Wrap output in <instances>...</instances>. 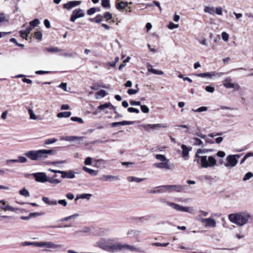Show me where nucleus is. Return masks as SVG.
Listing matches in <instances>:
<instances>
[{
	"mask_svg": "<svg viewBox=\"0 0 253 253\" xmlns=\"http://www.w3.org/2000/svg\"><path fill=\"white\" fill-rule=\"evenodd\" d=\"M128 3L131 4L132 2L128 3L126 1H121L120 3H116V7L118 10H124L128 6Z\"/></svg>",
	"mask_w": 253,
	"mask_h": 253,
	"instance_id": "obj_23",
	"label": "nucleus"
},
{
	"mask_svg": "<svg viewBox=\"0 0 253 253\" xmlns=\"http://www.w3.org/2000/svg\"><path fill=\"white\" fill-rule=\"evenodd\" d=\"M253 176V174L251 172H247L244 176L243 180V181H247L250 178H251Z\"/></svg>",
	"mask_w": 253,
	"mask_h": 253,
	"instance_id": "obj_47",
	"label": "nucleus"
},
{
	"mask_svg": "<svg viewBox=\"0 0 253 253\" xmlns=\"http://www.w3.org/2000/svg\"><path fill=\"white\" fill-rule=\"evenodd\" d=\"M46 50L48 52H58L63 51L62 49L57 47H52L46 48Z\"/></svg>",
	"mask_w": 253,
	"mask_h": 253,
	"instance_id": "obj_30",
	"label": "nucleus"
},
{
	"mask_svg": "<svg viewBox=\"0 0 253 253\" xmlns=\"http://www.w3.org/2000/svg\"><path fill=\"white\" fill-rule=\"evenodd\" d=\"M71 120L73 121V122H77L80 124H83L84 123V121L81 118H79V117H72L71 118Z\"/></svg>",
	"mask_w": 253,
	"mask_h": 253,
	"instance_id": "obj_44",
	"label": "nucleus"
},
{
	"mask_svg": "<svg viewBox=\"0 0 253 253\" xmlns=\"http://www.w3.org/2000/svg\"><path fill=\"white\" fill-rule=\"evenodd\" d=\"M132 121H123L119 122H114L111 124L112 127H116L118 126H125V125H130L133 124Z\"/></svg>",
	"mask_w": 253,
	"mask_h": 253,
	"instance_id": "obj_22",
	"label": "nucleus"
},
{
	"mask_svg": "<svg viewBox=\"0 0 253 253\" xmlns=\"http://www.w3.org/2000/svg\"><path fill=\"white\" fill-rule=\"evenodd\" d=\"M96 11V8L92 7L87 10V14L89 15H92Z\"/></svg>",
	"mask_w": 253,
	"mask_h": 253,
	"instance_id": "obj_57",
	"label": "nucleus"
},
{
	"mask_svg": "<svg viewBox=\"0 0 253 253\" xmlns=\"http://www.w3.org/2000/svg\"><path fill=\"white\" fill-rule=\"evenodd\" d=\"M80 1H70L63 4V8L68 10H71L72 8L79 5L81 4Z\"/></svg>",
	"mask_w": 253,
	"mask_h": 253,
	"instance_id": "obj_16",
	"label": "nucleus"
},
{
	"mask_svg": "<svg viewBox=\"0 0 253 253\" xmlns=\"http://www.w3.org/2000/svg\"><path fill=\"white\" fill-rule=\"evenodd\" d=\"M106 108H109L110 109L115 110L116 107L112 105L110 102L105 103L103 104L99 105L97 107V109L100 110H104Z\"/></svg>",
	"mask_w": 253,
	"mask_h": 253,
	"instance_id": "obj_21",
	"label": "nucleus"
},
{
	"mask_svg": "<svg viewBox=\"0 0 253 253\" xmlns=\"http://www.w3.org/2000/svg\"><path fill=\"white\" fill-rule=\"evenodd\" d=\"M147 69L148 72H151L152 73L155 75H162L164 74V72L162 71L158 70L152 68V66L151 64L148 65Z\"/></svg>",
	"mask_w": 253,
	"mask_h": 253,
	"instance_id": "obj_25",
	"label": "nucleus"
},
{
	"mask_svg": "<svg viewBox=\"0 0 253 253\" xmlns=\"http://www.w3.org/2000/svg\"><path fill=\"white\" fill-rule=\"evenodd\" d=\"M40 21L38 19H35L34 20L30 22V25L32 26V27L34 28L40 24Z\"/></svg>",
	"mask_w": 253,
	"mask_h": 253,
	"instance_id": "obj_46",
	"label": "nucleus"
},
{
	"mask_svg": "<svg viewBox=\"0 0 253 253\" xmlns=\"http://www.w3.org/2000/svg\"><path fill=\"white\" fill-rule=\"evenodd\" d=\"M47 182H48L51 184L56 185L60 183L61 182V180L56 178L48 177Z\"/></svg>",
	"mask_w": 253,
	"mask_h": 253,
	"instance_id": "obj_33",
	"label": "nucleus"
},
{
	"mask_svg": "<svg viewBox=\"0 0 253 253\" xmlns=\"http://www.w3.org/2000/svg\"><path fill=\"white\" fill-rule=\"evenodd\" d=\"M91 194H86V193H84V194H82L81 195H80V197H77L76 199V200H77L79 198H81V199H86L87 200H89L90 199V198L91 197Z\"/></svg>",
	"mask_w": 253,
	"mask_h": 253,
	"instance_id": "obj_39",
	"label": "nucleus"
},
{
	"mask_svg": "<svg viewBox=\"0 0 253 253\" xmlns=\"http://www.w3.org/2000/svg\"><path fill=\"white\" fill-rule=\"evenodd\" d=\"M103 16L100 14H98L97 15L95 18H94L95 19V22L97 23H100L103 20Z\"/></svg>",
	"mask_w": 253,
	"mask_h": 253,
	"instance_id": "obj_56",
	"label": "nucleus"
},
{
	"mask_svg": "<svg viewBox=\"0 0 253 253\" xmlns=\"http://www.w3.org/2000/svg\"><path fill=\"white\" fill-rule=\"evenodd\" d=\"M20 35L23 39H27L29 34L25 30H22L20 32Z\"/></svg>",
	"mask_w": 253,
	"mask_h": 253,
	"instance_id": "obj_52",
	"label": "nucleus"
},
{
	"mask_svg": "<svg viewBox=\"0 0 253 253\" xmlns=\"http://www.w3.org/2000/svg\"><path fill=\"white\" fill-rule=\"evenodd\" d=\"M42 201L45 204L49 206L57 205V201L55 200H50L48 197H43L42 198Z\"/></svg>",
	"mask_w": 253,
	"mask_h": 253,
	"instance_id": "obj_26",
	"label": "nucleus"
},
{
	"mask_svg": "<svg viewBox=\"0 0 253 253\" xmlns=\"http://www.w3.org/2000/svg\"><path fill=\"white\" fill-rule=\"evenodd\" d=\"M240 157L238 154L236 155H229L226 158L227 163L224 164V166L227 167H234L238 163V159Z\"/></svg>",
	"mask_w": 253,
	"mask_h": 253,
	"instance_id": "obj_8",
	"label": "nucleus"
},
{
	"mask_svg": "<svg viewBox=\"0 0 253 253\" xmlns=\"http://www.w3.org/2000/svg\"><path fill=\"white\" fill-rule=\"evenodd\" d=\"M100 179L103 181H111L114 180H119L120 178L118 176L103 175L100 178Z\"/></svg>",
	"mask_w": 253,
	"mask_h": 253,
	"instance_id": "obj_18",
	"label": "nucleus"
},
{
	"mask_svg": "<svg viewBox=\"0 0 253 253\" xmlns=\"http://www.w3.org/2000/svg\"><path fill=\"white\" fill-rule=\"evenodd\" d=\"M169 244V243H152L151 245L156 247H166Z\"/></svg>",
	"mask_w": 253,
	"mask_h": 253,
	"instance_id": "obj_51",
	"label": "nucleus"
},
{
	"mask_svg": "<svg viewBox=\"0 0 253 253\" xmlns=\"http://www.w3.org/2000/svg\"><path fill=\"white\" fill-rule=\"evenodd\" d=\"M154 166L160 169H165L166 170L171 169L174 167L173 164L169 160L163 162L155 163Z\"/></svg>",
	"mask_w": 253,
	"mask_h": 253,
	"instance_id": "obj_9",
	"label": "nucleus"
},
{
	"mask_svg": "<svg viewBox=\"0 0 253 253\" xmlns=\"http://www.w3.org/2000/svg\"><path fill=\"white\" fill-rule=\"evenodd\" d=\"M156 158L161 161V162H163L169 160L164 155L162 154H157L156 155Z\"/></svg>",
	"mask_w": 253,
	"mask_h": 253,
	"instance_id": "obj_37",
	"label": "nucleus"
},
{
	"mask_svg": "<svg viewBox=\"0 0 253 253\" xmlns=\"http://www.w3.org/2000/svg\"><path fill=\"white\" fill-rule=\"evenodd\" d=\"M84 16V11L81 8H77L75 9L71 16L70 21L74 22L78 18L83 17Z\"/></svg>",
	"mask_w": 253,
	"mask_h": 253,
	"instance_id": "obj_14",
	"label": "nucleus"
},
{
	"mask_svg": "<svg viewBox=\"0 0 253 253\" xmlns=\"http://www.w3.org/2000/svg\"><path fill=\"white\" fill-rule=\"evenodd\" d=\"M76 53L74 52H63V50L62 51V52L60 54L61 56L66 57H73L75 56Z\"/></svg>",
	"mask_w": 253,
	"mask_h": 253,
	"instance_id": "obj_36",
	"label": "nucleus"
},
{
	"mask_svg": "<svg viewBox=\"0 0 253 253\" xmlns=\"http://www.w3.org/2000/svg\"><path fill=\"white\" fill-rule=\"evenodd\" d=\"M13 163H18L17 159H10L7 160L5 161V163L7 166H11V164Z\"/></svg>",
	"mask_w": 253,
	"mask_h": 253,
	"instance_id": "obj_60",
	"label": "nucleus"
},
{
	"mask_svg": "<svg viewBox=\"0 0 253 253\" xmlns=\"http://www.w3.org/2000/svg\"><path fill=\"white\" fill-rule=\"evenodd\" d=\"M182 149V156L183 157H189V151H191V147H188L186 145L182 144L181 146Z\"/></svg>",
	"mask_w": 253,
	"mask_h": 253,
	"instance_id": "obj_24",
	"label": "nucleus"
},
{
	"mask_svg": "<svg viewBox=\"0 0 253 253\" xmlns=\"http://www.w3.org/2000/svg\"><path fill=\"white\" fill-rule=\"evenodd\" d=\"M232 79L230 77L226 78L222 82L223 85L227 88H235L236 90H239L241 86L238 84H234L231 83Z\"/></svg>",
	"mask_w": 253,
	"mask_h": 253,
	"instance_id": "obj_10",
	"label": "nucleus"
},
{
	"mask_svg": "<svg viewBox=\"0 0 253 253\" xmlns=\"http://www.w3.org/2000/svg\"><path fill=\"white\" fill-rule=\"evenodd\" d=\"M208 110V108L207 107L202 106L201 107H199V108L197 109H192V111L195 112H202L206 111Z\"/></svg>",
	"mask_w": 253,
	"mask_h": 253,
	"instance_id": "obj_45",
	"label": "nucleus"
},
{
	"mask_svg": "<svg viewBox=\"0 0 253 253\" xmlns=\"http://www.w3.org/2000/svg\"><path fill=\"white\" fill-rule=\"evenodd\" d=\"M138 89H134L130 88L127 90V92L129 95H132V94H136L138 92Z\"/></svg>",
	"mask_w": 253,
	"mask_h": 253,
	"instance_id": "obj_61",
	"label": "nucleus"
},
{
	"mask_svg": "<svg viewBox=\"0 0 253 253\" xmlns=\"http://www.w3.org/2000/svg\"><path fill=\"white\" fill-rule=\"evenodd\" d=\"M187 187L186 185H162L157 187V188H165L169 192H181L184 191Z\"/></svg>",
	"mask_w": 253,
	"mask_h": 253,
	"instance_id": "obj_7",
	"label": "nucleus"
},
{
	"mask_svg": "<svg viewBox=\"0 0 253 253\" xmlns=\"http://www.w3.org/2000/svg\"><path fill=\"white\" fill-rule=\"evenodd\" d=\"M32 175L35 178L36 181L41 183H44L47 181V178L46 174L43 172H36L33 173Z\"/></svg>",
	"mask_w": 253,
	"mask_h": 253,
	"instance_id": "obj_15",
	"label": "nucleus"
},
{
	"mask_svg": "<svg viewBox=\"0 0 253 253\" xmlns=\"http://www.w3.org/2000/svg\"><path fill=\"white\" fill-rule=\"evenodd\" d=\"M55 151L53 150L41 149L30 150L24 153L29 159L33 161H42L46 159L49 155H53Z\"/></svg>",
	"mask_w": 253,
	"mask_h": 253,
	"instance_id": "obj_3",
	"label": "nucleus"
},
{
	"mask_svg": "<svg viewBox=\"0 0 253 253\" xmlns=\"http://www.w3.org/2000/svg\"><path fill=\"white\" fill-rule=\"evenodd\" d=\"M113 242L112 239L101 238L94 244V246L108 252H116L117 244Z\"/></svg>",
	"mask_w": 253,
	"mask_h": 253,
	"instance_id": "obj_4",
	"label": "nucleus"
},
{
	"mask_svg": "<svg viewBox=\"0 0 253 253\" xmlns=\"http://www.w3.org/2000/svg\"><path fill=\"white\" fill-rule=\"evenodd\" d=\"M101 5L104 8L110 9L111 6L109 0H101Z\"/></svg>",
	"mask_w": 253,
	"mask_h": 253,
	"instance_id": "obj_35",
	"label": "nucleus"
},
{
	"mask_svg": "<svg viewBox=\"0 0 253 253\" xmlns=\"http://www.w3.org/2000/svg\"><path fill=\"white\" fill-rule=\"evenodd\" d=\"M213 151L212 149H198L194 157V162L200 164L202 168H212L216 165V161L212 156H200V154H206Z\"/></svg>",
	"mask_w": 253,
	"mask_h": 253,
	"instance_id": "obj_1",
	"label": "nucleus"
},
{
	"mask_svg": "<svg viewBox=\"0 0 253 253\" xmlns=\"http://www.w3.org/2000/svg\"><path fill=\"white\" fill-rule=\"evenodd\" d=\"M75 172L72 170L62 171L61 177L63 178L73 179L75 177Z\"/></svg>",
	"mask_w": 253,
	"mask_h": 253,
	"instance_id": "obj_17",
	"label": "nucleus"
},
{
	"mask_svg": "<svg viewBox=\"0 0 253 253\" xmlns=\"http://www.w3.org/2000/svg\"><path fill=\"white\" fill-rule=\"evenodd\" d=\"M222 38L223 41L226 42L228 40L229 35L226 32H224L222 33Z\"/></svg>",
	"mask_w": 253,
	"mask_h": 253,
	"instance_id": "obj_64",
	"label": "nucleus"
},
{
	"mask_svg": "<svg viewBox=\"0 0 253 253\" xmlns=\"http://www.w3.org/2000/svg\"><path fill=\"white\" fill-rule=\"evenodd\" d=\"M204 11L206 13H210L211 14H213L214 13V9L213 7H206L204 9Z\"/></svg>",
	"mask_w": 253,
	"mask_h": 253,
	"instance_id": "obj_40",
	"label": "nucleus"
},
{
	"mask_svg": "<svg viewBox=\"0 0 253 253\" xmlns=\"http://www.w3.org/2000/svg\"><path fill=\"white\" fill-rule=\"evenodd\" d=\"M90 228L85 227H84V228H83L82 230L78 231L77 232L81 233H86L87 235H88L90 234Z\"/></svg>",
	"mask_w": 253,
	"mask_h": 253,
	"instance_id": "obj_42",
	"label": "nucleus"
},
{
	"mask_svg": "<svg viewBox=\"0 0 253 253\" xmlns=\"http://www.w3.org/2000/svg\"><path fill=\"white\" fill-rule=\"evenodd\" d=\"M28 113L30 115V118L32 120H36L37 119V116L34 114V111L32 109H28Z\"/></svg>",
	"mask_w": 253,
	"mask_h": 253,
	"instance_id": "obj_41",
	"label": "nucleus"
},
{
	"mask_svg": "<svg viewBox=\"0 0 253 253\" xmlns=\"http://www.w3.org/2000/svg\"><path fill=\"white\" fill-rule=\"evenodd\" d=\"M19 194L25 197H28L30 196V193L29 191L25 188H23L19 191Z\"/></svg>",
	"mask_w": 253,
	"mask_h": 253,
	"instance_id": "obj_34",
	"label": "nucleus"
},
{
	"mask_svg": "<svg viewBox=\"0 0 253 253\" xmlns=\"http://www.w3.org/2000/svg\"><path fill=\"white\" fill-rule=\"evenodd\" d=\"M71 112H60L57 114V117L61 118H68L70 117L71 115Z\"/></svg>",
	"mask_w": 253,
	"mask_h": 253,
	"instance_id": "obj_29",
	"label": "nucleus"
},
{
	"mask_svg": "<svg viewBox=\"0 0 253 253\" xmlns=\"http://www.w3.org/2000/svg\"><path fill=\"white\" fill-rule=\"evenodd\" d=\"M121 250H128L132 252H137L139 253H145L146 251L144 249L137 248L134 246L128 245H122L120 243H117L116 252Z\"/></svg>",
	"mask_w": 253,
	"mask_h": 253,
	"instance_id": "obj_5",
	"label": "nucleus"
},
{
	"mask_svg": "<svg viewBox=\"0 0 253 253\" xmlns=\"http://www.w3.org/2000/svg\"><path fill=\"white\" fill-rule=\"evenodd\" d=\"M18 163H25L27 162V159L23 156H18V159H17Z\"/></svg>",
	"mask_w": 253,
	"mask_h": 253,
	"instance_id": "obj_53",
	"label": "nucleus"
},
{
	"mask_svg": "<svg viewBox=\"0 0 253 253\" xmlns=\"http://www.w3.org/2000/svg\"><path fill=\"white\" fill-rule=\"evenodd\" d=\"M56 141H57V139L56 138L47 139L45 141L44 144L45 145H49L50 144L54 143Z\"/></svg>",
	"mask_w": 253,
	"mask_h": 253,
	"instance_id": "obj_48",
	"label": "nucleus"
},
{
	"mask_svg": "<svg viewBox=\"0 0 253 253\" xmlns=\"http://www.w3.org/2000/svg\"><path fill=\"white\" fill-rule=\"evenodd\" d=\"M228 219L230 221L238 226L242 227L252 222L253 220V216L249 212L245 211L230 214L228 215Z\"/></svg>",
	"mask_w": 253,
	"mask_h": 253,
	"instance_id": "obj_2",
	"label": "nucleus"
},
{
	"mask_svg": "<svg viewBox=\"0 0 253 253\" xmlns=\"http://www.w3.org/2000/svg\"><path fill=\"white\" fill-rule=\"evenodd\" d=\"M7 22V20L6 19L5 14L4 13H0V23L3 22Z\"/></svg>",
	"mask_w": 253,
	"mask_h": 253,
	"instance_id": "obj_62",
	"label": "nucleus"
},
{
	"mask_svg": "<svg viewBox=\"0 0 253 253\" xmlns=\"http://www.w3.org/2000/svg\"><path fill=\"white\" fill-rule=\"evenodd\" d=\"M83 170L85 171L86 172L89 173L91 175L95 176L98 173V171L92 169H89L86 167H84L83 168Z\"/></svg>",
	"mask_w": 253,
	"mask_h": 253,
	"instance_id": "obj_28",
	"label": "nucleus"
},
{
	"mask_svg": "<svg viewBox=\"0 0 253 253\" xmlns=\"http://www.w3.org/2000/svg\"><path fill=\"white\" fill-rule=\"evenodd\" d=\"M38 247H44L48 249H56L60 248L61 247V245L55 244L52 242H38Z\"/></svg>",
	"mask_w": 253,
	"mask_h": 253,
	"instance_id": "obj_13",
	"label": "nucleus"
},
{
	"mask_svg": "<svg viewBox=\"0 0 253 253\" xmlns=\"http://www.w3.org/2000/svg\"><path fill=\"white\" fill-rule=\"evenodd\" d=\"M143 127L145 129L148 130L149 128H157V126L156 124H148L146 125H144Z\"/></svg>",
	"mask_w": 253,
	"mask_h": 253,
	"instance_id": "obj_50",
	"label": "nucleus"
},
{
	"mask_svg": "<svg viewBox=\"0 0 253 253\" xmlns=\"http://www.w3.org/2000/svg\"><path fill=\"white\" fill-rule=\"evenodd\" d=\"M178 27V24H174L172 22H170L169 23V25H168V28L169 29H173L174 28H177Z\"/></svg>",
	"mask_w": 253,
	"mask_h": 253,
	"instance_id": "obj_59",
	"label": "nucleus"
},
{
	"mask_svg": "<svg viewBox=\"0 0 253 253\" xmlns=\"http://www.w3.org/2000/svg\"><path fill=\"white\" fill-rule=\"evenodd\" d=\"M199 217H200L199 220L200 222L203 223L205 224L204 225L206 227H211V228H214L216 227V223L215 220L212 218H201V215H199Z\"/></svg>",
	"mask_w": 253,
	"mask_h": 253,
	"instance_id": "obj_11",
	"label": "nucleus"
},
{
	"mask_svg": "<svg viewBox=\"0 0 253 253\" xmlns=\"http://www.w3.org/2000/svg\"><path fill=\"white\" fill-rule=\"evenodd\" d=\"M79 216V214L78 213H75L73 215H70L67 217H64L63 218H61L60 221L63 222V221H66L70 219H73L75 218L76 217H78Z\"/></svg>",
	"mask_w": 253,
	"mask_h": 253,
	"instance_id": "obj_32",
	"label": "nucleus"
},
{
	"mask_svg": "<svg viewBox=\"0 0 253 253\" xmlns=\"http://www.w3.org/2000/svg\"><path fill=\"white\" fill-rule=\"evenodd\" d=\"M34 37L37 40H41L42 37V33L40 31H37L35 33Z\"/></svg>",
	"mask_w": 253,
	"mask_h": 253,
	"instance_id": "obj_43",
	"label": "nucleus"
},
{
	"mask_svg": "<svg viewBox=\"0 0 253 253\" xmlns=\"http://www.w3.org/2000/svg\"><path fill=\"white\" fill-rule=\"evenodd\" d=\"M193 140L195 141L193 143V145L195 146H199L204 147L203 141L199 138L197 137H194L192 138Z\"/></svg>",
	"mask_w": 253,
	"mask_h": 253,
	"instance_id": "obj_31",
	"label": "nucleus"
},
{
	"mask_svg": "<svg viewBox=\"0 0 253 253\" xmlns=\"http://www.w3.org/2000/svg\"><path fill=\"white\" fill-rule=\"evenodd\" d=\"M0 201H2L1 202V205L0 206V208L4 211H15V209L8 205L6 204V203L4 200H0Z\"/></svg>",
	"mask_w": 253,
	"mask_h": 253,
	"instance_id": "obj_19",
	"label": "nucleus"
},
{
	"mask_svg": "<svg viewBox=\"0 0 253 253\" xmlns=\"http://www.w3.org/2000/svg\"><path fill=\"white\" fill-rule=\"evenodd\" d=\"M128 112L129 113H135L136 114L139 113V110L136 108H134L133 107H129L127 109Z\"/></svg>",
	"mask_w": 253,
	"mask_h": 253,
	"instance_id": "obj_54",
	"label": "nucleus"
},
{
	"mask_svg": "<svg viewBox=\"0 0 253 253\" xmlns=\"http://www.w3.org/2000/svg\"><path fill=\"white\" fill-rule=\"evenodd\" d=\"M61 140H65L68 141H72L74 140H83L84 137L82 136H68L62 137L60 138Z\"/></svg>",
	"mask_w": 253,
	"mask_h": 253,
	"instance_id": "obj_20",
	"label": "nucleus"
},
{
	"mask_svg": "<svg viewBox=\"0 0 253 253\" xmlns=\"http://www.w3.org/2000/svg\"><path fill=\"white\" fill-rule=\"evenodd\" d=\"M127 179L129 182L139 183L146 180V178H138L134 176H128Z\"/></svg>",
	"mask_w": 253,
	"mask_h": 253,
	"instance_id": "obj_27",
	"label": "nucleus"
},
{
	"mask_svg": "<svg viewBox=\"0 0 253 253\" xmlns=\"http://www.w3.org/2000/svg\"><path fill=\"white\" fill-rule=\"evenodd\" d=\"M102 16L103 18H105L106 19V21H107L112 18V14L109 12H105L103 14V16Z\"/></svg>",
	"mask_w": 253,
	"mask_h": 253,
	"instance_id": "obj_49",
	"label": "nucleus"
},
{
	"mask_svg": "<svg viewBox=\"0 0 253 253\" xmlns=\"http://www.w3.org/2000/svg\"><path fill=\"white\" fill-rule=\"evenodd\" d=\"M205 90L209 92L212 93L214 91V87L210 85L207 86Z\"/></svg>",
	"mask_w": 253,
	"mask_h": 253,
	"instance_id": "obj_63",
	"label": "nucleus"
},
{
	"mask_svg": "<svg viewBox=\"0 0 253 253\" xmlns=\"http://www.w3.org/2000/svg\"><path fill=\"white\" fill-rule=\"evenodd\" d=\"M167 205L171 207L173 209L182 212H187L191 213H194V209L192 207H183L178 204L169 202L168 201L164 202Z\"/></svg>",
	"mask_w": 253,
	"mask_h": 253,
	"instance_id": "obj_6",
	"label": "nucleus"
},
{
	"mask_svg": "<svg viewBox=\"0 0 253 253\" xmlns=\"http://www.w3.org/2000/svg\"><path fill=\"white\" fill-rule=\"evenodd\" d=\"M140 108L141 111L144 113H148L149 112V109L145 105H140Z\"/></svg>",
	"mask_w": 253,
	"mask_h": 253,
	"instance_id": "obj_55",
	"label": "nucleus"
},
{
	"mask_svg": "<svg viewBox=\"0 0 253 253\" xmlns=\"http://www.w3.org/2000/svg\"><path fill=\"white\" fill-rule=\"evenodd\" d=\"M38 242H24L21 243V246H34L38 247Z\"/></svg>",
	"mask_w": 253,
	"mask_h": 253,
	"instance_id": "obj_38",
	"label": "nucleus"
},
{
	"mask_svg": "<svg viewBox=\"0 0 253 253\" xmlns=\"http://www.w3.org/2000/svg\"><path fill=\"white\" fill-rule=\"evenodd\" d=\"M224 73L222 72H216L215 71H212L211 72L197 74H195V75L199 77L211 79L212 77H215L216 76H218V77H220Z\"/></svg>",
	"mask_w": 253,
	"mask_h": 253,
	"instance_id": "obj_12",
	"label": "nucleus"
},
{
	"mask_svg": "<svg viewBox=\"0 0 253 253\" xmlns=\"http://www.w3.org/2000/svg\"><path fill=\"white\" fill-rule=\"evenodd\" d=\"M9 41L10 42H13V43H15L16 45H17V46H18L19 47H23L24 46V44L18 43L17 42L15 38H11L9 40Z\"/></svg>",
	"mask_w": 253,
	"mask_h": 253,
	"instance_id": "obj_58",
	"label": "nucleus"
}]
</instances>
